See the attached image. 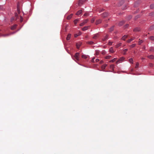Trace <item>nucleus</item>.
<instances>
[{
	"label": "nucleus",
	"instance_id": "39",
	"mask_svg": "<svg viewBox=\"0 0 154 154\" xmlns=\"http://www.w3.org/2000/svg\"><path fill=\"white\" fill-rule=\"evenodd\" d=\"M88 20L86 19V20H85L83 22H84V23L85 24V23H87L88 22Z\"/></svg>",
	"mask_w": 154,
	"mask_h": 154
},
{
	"label": "nucleus",
	"instance_id": "54",
	"mask_svg": "<svg viewBox=\"0 0 154 154\" xmlns=\"http://www.w3.org/2000/svg\"><path fill=\"white\" fill-rule=\"evenodd\" d=\"M94 59H95V58H93L92 59V62H94Z\"/></svg>",
	"mask_w": 154,
	"mask_h": 154
},
{
	"label": "nucleus",
	"instance_id": "3",
	"mask_svg": "<svg viewBox=\"0 0 154 154\" xmlns=\"http://www.w3.org/2000/svg\"><path fill=\"white\" fill-rule=\"evenodd\" d=\"M125 58L124 57H122L119 59V60L117 61L116 63H119L121 62H122L124 60Z\"/></svg>",
	"mask_w": 154,
	"mask_h": 154
},
{
	"label": "nucleus",
	"instance_id": "31",
	"mask_svg": "<svg viewBox=\"0 0 154 154\" xmlns=\"http://www.w3.org/2000/svg\"><path fill=\"white\" fill-rule=\"evenodd\" d=\"M95 52H96V55H98L99 54V52H100V51H99V50H96L95 51Z\"/></svg>",
	"mask_w": 154,
	"mask_h": 154
},
{
	"label": "nucleus",
	"instance_id": "14",
	"mask_svg": "<svg viewBox=\"0 0 154 154\" xmlns=\"http://www.w3.org/2000/svg\"><path fill=\"white\" fill-rule=\"evenodd\" d=\"M17 26V25H15L14 26H11V29L12 30L16 28Z\"/></svg>",
	"mask_w": 154,
	"mask_h": 154
},
{
	"label": "nucleus",
	"instance_id": "42",
	"mask_svg": "<svg viewBox=\"0 0 154 154\" xmlns=\"http://www.w3.org/2000/svg\"><path fill=\"white\" fill-rule=\"evenodd\" d=\"M111 57V56H107L106 57V59H109Z\"/></svg>",
	"mask_w": 154,
	"mask_h": 154
},
{
	"label": "nucleus",
	"instance_id": "57",
	"mask_svg": "<svg viewBox=\"0 0 154 154\" xmlns=\"http://www.w3.org/2000/svg\"><path fill=\"white\" fill-rule=\"evenodd\" d=\"M103 10V9H102L100 11V12L102 11Z\"/></svg>",
	"mask_w": 154,
	"mask_h": 154
},
{
	"label": "nucleus",
	"instance_id": "51",
	"mask_svg": "<svg viewBox=\"0 0 154 154\" xmlns=\"http://www.w3.org/2000/svg\"><path fill=\"white\" fill-rule=\"evenodd\" d=\"M132 18V16H129V17L128 19H130Z\"/></svg>",
	"mask_w": 154,
	"mask_h": 154
},
{
	"label": "nucleus",
	"instance_id": "55",
	"mask_svg": "<svg viewBox=\"0 0 154 154\" xmlns=\"http://www.w3.org/2000/svg\"><path fill=\"white\" fill-rule=\"evenodd\" d=\"M67 27V26H66V28H65V31H66V30H67L66 29V28Z\"/></svg>",
	"mask_w": 154,
	"mask_h": 154
},
{
	"label": "nucleus",
	"instance_id": "12",
	"mask_svg": "<svg viewBox=\"0 0 154 154\" xmlns=\"http://www.w3.org/2000/svg\"><path fill=\"white\" fill-rule=\"evenodd\" d=\"M71 36V35L70 34H69L67 35L66 37V39L67 40H69L70 39Z\"/></svg>",
	"mask_w": 154,
	"mask_h": 154
},
{
	"label": "nucleus",
	"instance_id": "18",
	"mask_svg": "<svg viewBox=\"0 0 154 154\" xmlns=\"http://www.w3.org/2000/svg\"><path fill=\"white\" fill-rule=\"evenodd\" d=\"M122 43H119L117 45H116V48H118L121 45Z\"/></svg>",
	"mask_w": 154,
	"mask_h": 154
},
{
	"label": "nucleus",
	"instance_id": "17",
	"mask_svg": "<svg viewBox=\"0 0 154 154\" xmlns=\"http://www.w3.org/2000/svg\"><path fill=\"white\" fill-rule=\"evenodd\" d=\"M72 14H70L67 17V19H68V20H69L72 17Z\"/></svg>",
	"mask_w": 154,
	"mask_h": 154
},
{
	"label": "nucleus",
	"instance_id": "1",
	"mask_svg": "<svg viewBox=\"0 0 154 154\" xmlns=\"http://www.w3.org/2000/svg\"><path fill=\"white\" fill-rule=\"evenodd\" d=\"M74 58L77 60H79V53H76L74 56Z\"/></svg>",
	"mask_w": 154,
	"mask_h": 154
},
{
	"label": "nucleus",
	"instance_id": "21",
	"mask_svg": "<svg viewBox=\"0 0 154 154\" xmlns=\"http://www.w3.org/2000/svg\"><path fill=\"white\" fill-rule=\"evenodd\" d=\"M140 30V29L138 28H135L134 30V32L139 31Z\"/></svg>",
	"mask_w": 154,
	"mask_h": 154
},
{
	"label": "nucleus",
	"instance_id": "37",
	"mask_svg": "<svg viewBox=\"0 0 154 154\" xmlns=\"http://www.w3.org/2000/svg\"><path fill=\"white\" fill-rule=\"evenodd\" d=\"M136 45V44H133L132 45H131L130 47L131 48H133Z\"/></svg>",
	"mask_w": 154,
	"mask_h": 154
},
{
	"label": "nucleus",
	"instance_id": "32",
	"mask_svg": "<svg viewBox=\"0 0 154 154\" xmlns=\"http://www.w3.org/2000/svg\"><path fill=\"white\" fill-rule=\"evenodd\" d=\"M80 46V44H78V43L76 44V47L78 49H79V48Z\"/></svg>",
	"mask_w": 154,
	"mask_h": 154
},
{
	"label": "nucleus",
	"instance_id": "50",
	"mask_svg": "<svg viewBox=\"0 0 154 154\" xmlns=\"http://www.w3.org/2000/svg\"><path fill=\"white\" fill-rule=\"evenodd\" d=\"M128 26V24H127L126 25H125V28L127 27Z\"/></svg>",
	"mask_w": 154,
	"mask_h": 154
},
{
	"label": "nucleus",
	"instance_id": "45",
	"mask_svg": "<svg viewBox=\"0 0 154 154\" xmlns=\"http://www.w3.org/2000/svg\"><path fill=\"white\" fill-rule=\"evenodd\" d=\"M3 9V7L2 6H0V10H2Z\"/></svg>",
	"mask_w": 154,
	"mask_h": 154
},
{
	"label": "nucleus",
	"instance_id": "6",
	"mask_svg": "<svg viewBox=\"0 0 154 154\" xmlns=\"http://www.w3.org/2000/svg\"><path fill=\"white\" fill-rule=\"evenodd\" d=\"M114 65L113 64H112L110 65V69H112V72H114Z\"/></svg>",
	"mask_w": 154,
	"mask_h": 154
},
{
	"label": "nucleus",
	"instance_id": "24",
	"mask_svg": "<svg viewBox=\"0 0 154 154\" xmlns=\"http://www.w3.org/2000/svg\"><path fill=\"white\" fill-rule=\"evenodd\" d=\"M79 19H76L74 20V23L75 25L77 24L78 21H79Z\"/></svg>",
	"mask_w": 154,
	"mask_h": 154
},
{
	"label": "nucleus",
	"instance_id": "4",
	"mask_svg": "<svg viewBox=\"0 0 154 154\" xmlns=\"http://www.w3.org/2000/svg\"><path fill=\"white\" fill-rule=\"evenodd\" d=\"M102 20L101 19H99L96 20L95 24L96 25H98L101 23Z\"/></svg>",
	"mask_w": 154,
	"mask_h": 154
},
{
	"label": "nucleus",
	"instance_id": "22",
	"mask_svg": "<svg viewBox=\"0 0 154 154\" xmlns=\"http://www.w3.org/2000/svg\"><path fill=\"white\" fill-rule=\"evenodd\" d=\"M116 60H117L116 58H114L113 59L110 60L109 62H115V61H116Z\"/></svg>",
	"mask_w": 154,
	"mask_h": 154
},
{
	"label": "nucleus",
	"instance_id": "38",
	"mask_svg": "<svg viewBox=\"0 0 154 154\" xmlns=\"http://www.w3.org/2000/svg\"><path fill=\"white\" fill-rule=\"evenodd\" d=\"M149 66L150 67H153V64L152 63H149Z\"/></svg>",
	"mask_w": 154,
	"mask_h": 154
},
{
	"label": "nucleus",
	"instance_id": "30",
	"mask_svg": "<svg viewBox=\"0 0 154 154\" xmlns=\"http://www.w3.org/2000/svg\"><path fill=\"white\" fill-rule=\"evenodd\" d=\"M149 16H154V12H152L149 14Z\"/></svg>",
	"mask_w": 154,
	"mask_h": 154
},
{
	"label": "nucleus",
	"instance_id": "35",
	"mask_svg": "<svg viewBox=\"0 0 154 154\" xmlns=\"http://www.w3.org/2000/svg\"><path fill=\"white\" fill-rule=\"evenodd\" d=\"M149 38L152 40H154V36H151Z\"/></svg>",
	"mask_w": 154,
	"mask_h": 154
},
{
	"label": "nucleus",
	"instance_id": "34",
	"mask_svg": "<svg viewBox=\"0 0 154 154\" xmlns=\"http://www.w3.org/2000/svg\"><path fill=\"white\" fill-rule=\"evenodd\" d=\"M150 8L151 9L154 8V4H152L150 5Z\"/></svg>",
	"mask_w": 154,
	"mask_h": 154
},
{
	"label": "nucleus",
	"instance_id": "16",
	"mask_svg": "<svg viewBox=\"0 0 154 154\" xmlns=\"http://www.w3.org/2000/svg\"><path fill=\"white\" fill-rule=\"evenodd\" d=\"M135 39V38L134 37H133L132 38H131V39L128 40L127 41V42H131V41H132V40H134V39Z\"/></svg>",
	"mask_w": 154,
	"mask_h": 154
},
{
	"label": "nucleus",
	"instance_id": "48",
	"mask_svg": "<svg viewBox=\"0 0 154 154\" xmlns=\"http://www.w3.org/2000/svg\"><path fill=\"white\" fill-rule=\"evenodd\" d=\"M99 59H96V60H95V61L96 62H97L98 61H99Z\"/></svg>",
	"mask_w": 154,
	"mask_h": 154
},
{
	"label": "nucleus",
	"instance_id": "5",
	"mask_svg": "<svg viewBox=\"0 0 154 154\" xmlns=\"http://www.w3.org/2000/svg\"><path fill=\"white\" fill-rule=\"evenodd\" d=\"M108 14L107 13L105 12V13H103L102 14V17L103 18H105V17H107L108 16Z\"/></svg>",
	"mask_w": 154,
	"mask_h": 154
},
{
	"label": "nucleus",
	"instance_id": "7",
	"mask_svg": "<svg viewBox=\"0 0 154 154\" xmlns=\"http://www.w3.org/2000/svg\"><path fill=\"white\" fill-rule=\"evenodd\" d=\"M82 10H80L79 11H78L76 13V14L77 15H79L81 14H82Z\"/></svg>",
	"mask_w": 154,
	"mask_h": 154
},
{
	"label": "nucleus",
	"instance_id": "44",
	"mask_svg": "<svg viewBox=\"0 0 154 154\" xmlns=\"http://www.w3.org/2000/svg\"><path fill=\"white\" fill-rule=\"evenodd\" d=\"M84 24H85V23H84V22H83V23H82L80 24V26H83Z\"/></svg>",
	"mask_w": 154,
	"mask_h": 154
},
{
	"label": "nucleus",
	"instance_id": "19",
	"mask_svg": "<svg viewBox=\"0 0 154 154\" xmlns=\"http://www.w3.org/2000/svg\"><path fill=\"white\" fill-rule=\"evenodd\" d=\"M128 37L127 35H125L123 37H122V39L123 40H125V39L126 38Z\"/></svg>",
	"mask_w": 154,
	"mask_h": 154
},
{
	"label": "nucleus",
	"instance_id": "40",
	"mask_svg": "<svg viewBox=\"0 0 154 154\" xmlns=\"http://www.w3.org/2000/svg\"><path fill=\"white\" fill-rule=\"evenodd\" d=\"M112 43H113V42H109L108 44L109 45H112Z\"/></svg>",
	"mask_w": 154,
	"mask_h": 154
},
{
	"label": "nucleus",
	"instance_id": "41",
	"mask_svg": "<svg viewBox=\"0 0 154 154\" xmlns=\"http://www.w3.org/2000/svg\"><path fill=\"white\" fill-rule=\"evenodd\" d=\"M143 41L142 40H140L139 42V45H140L142 42Z\"/></svg>",
	"mask_w": 154,
	"mask_h": 154
},
{
	"label": "nucleus",
	"instance_id": "29",
	"mask_svg": "<svg viewBox=\"0 0 154 154\" xmlns=\"http://www.w3.org/2000/svg\"><path fill=\"white\" fill-rule=\"evenodd\" d=\"M114 26H112L111 27V28L110 29V31L111 32L113 31L114 29Z\"/></svg>",
	"mask_w": 154,
	"mask_h": 154
},
{
	"label": "nucleus",
	"instance_id": "46",
	"mask_svg": "<svg viewBox=\"0 0 154 154\" xmlns=\"http://www.w3.org/2000/svg\"><path fill=\"white\" fill-rule=\"evenodd\" d=\"M102 53L103 54H105V52L104 51H103L102 52Z\"/></svg>",
	"mask_w": 154,
	"mask_h": 154
},
{
	"label": "nucleus",
	"instance_id": "25",
	"mask_svg": "<svg viewBox=\"0 0 154 154\" xmlns=\"http://www.w3.org/2000/svg\"><path fill=\"white\" fill-rule=\"evenodd\" d=\"M9 34H2V36L4 37H7L9 35Z\"/></svg>",
	"mask_w": 154,
	"mask_h": 154
},
{
	"label": "nucleus",
	"instance_id": "11",
	"mask_svg": "<svg viewBox=\"0 0 154 154\" xmlns=\"http://www.w3.org/2000/svg\"><path fill=\"white\" fill-rule=\"evenodd\" d=\"M147 57L150 59H153L154 57V56L152 55H148Z\"/></svg>",
	"mask_w": 154,
	"mask_h": 154
},
{
	"label": "nucleus",
	"instance_id": "53",
	"mask_svg": "<svg viewBox=\"0 0 154 154\" xmlns=\"http://www.w3.org/2000/svg\"><path fill=\"white\" fill-rule=\"evenodd\" d=\"M88 15V14L87 13H85V14H84V16H86Z\"/></svg>",
	"mask_w": 154,
	"mask_h": 154
},
{
	"label": "nucleus",
	"instance_id": "56",
	"mask_svg": "<svg viewBox=\"0 0 154 154\" xmlns=\"http://www.w3.org/2000/svg\"><path fill=\"white\" fill-rule=\"evenodd\" d=\"M144 59H144V58H143V57H142V58H141V59H142V60H144Z\"/></svg>",
	"mask_w": 154,
	"mask_h": 154
},
{
	"label": "nucleus",
	"instance_id": "2",
	"mask_svg": "<svg viewBox=\"0 0 154 154\" xmlns=\"http://www.w3.org/2000/svg\"><path fill=\"white\" fill-rule=\"evenodd\" d=\"M86 0H79L78 4V6H81Z\"/></svg>",
	"mask_w": 154,
	"mask_h": 154
},
{
	"label": "nucleus",
	"instance_id": "9",
	"mask_svg": "<svg viewBox=\"0 0 154 154\" xmlns=\"http://www.w3.org/2000/svg\"><path fill=\"white\" fill-rule=\"evenodd\" d=\"M108 35H106L102 38V40L103 41H105L106 40L108 39Z\"/></svg>",
	"mask_w": 154,
	"mask_h": 154
},
{
	"label": "nucleus",
	"instance_id": "23",
	"mask_svg": "<svg viewBox=\"0 0 154 154\" xmlns=\"http://www.w3.org/2000/svg\"><path fill=\"white\" fill-rule=\"evenodd\" d=\"M128 49H126L124 50L123 51V54H126V53H125L126 52V51H128Z\"/></svg>",
	"mask_w": 154,
	"mask_h": 154
},
{
	"label": "nucleus",
	"instance_id": "28",
	"mask_svg": "<svg viewBox=\"0 0 154 154\" xmlns=\"http://www.w3.org/2000/svg\"><path fill=\"white\" fill-rule=\"evenodd\" d=\"M149 29L150 30H153V29H154V25H152V26H151L150 28H149Z\"/></svg>",
	"mask_w": 154,
	"mask_h": 154
},
{
	"label": "nucleus",
	"instance_id": "47",
	"mask_svg": "<svg viewBox=\"0 0 154 154\" xmlns=\"http://www.w3.org/2000/svg\"><path fill=\"white\" fill-rule=\"evenodd\" d=\"M15 17H16V18H17V17H18V15L17 14H15ZM17 19H16V20Z\"/></svg>",
	"mask_w": 154,
	"mask_h": 154
},
{
	"label": "nucleus",
	"instance_id": "27",
	"mask_svg": "<svg viewBox=\"0 0 154 154\" xmlns=\"http://www.w3.org/2000/svg\"><path fill=\"white\" fill-rule=\"evenodd\" d=\"M129 61L130 63H133V59L132 58L130 59H129Z\"/></svg>",
	"mask_w": 154,
	"mask_h": 154
},
{
	"label": "nucleus",
	"instance_id": "33",
	"mask_svg": "<svg viewBox=\"0 0 154 154\" xmlns=\"http://www.w3.org/2000/svg\"><path fill=\"white\" fill-rule=\"evenodd\" d=\"M139 65V63H138L137 62L136 63V65L135 66V68H137L138 67Z\"/></svg>",
	"mask_w": 154,
	"mask_h": 154
},
{
	"label": "nucleus",
	"instance_id": "26",
	"mask_svg": "<svg viewBox=\"0 0 154 154\" xmlns=\"http://www.w3.org/2000/svg\"><path fill=\"white\" fill-rule=\"evenodd\" d=\"M82 57L83 58L86 59L87 57V56L85 55H83L82 56Z\"/></svg>",
	"mask_w": 154,
	"mask_h": 154
},
{
	"label": "nucleus",
	"instance_id": "52",
	"mask_svg": "<svg viewBox=\"0 0 154 154\" xmlns=\"http://www.w3.org/2000/svg\"><path fill=\"white\" fill-rule=\"evenodd\" d=\"M79 35H77V34H75V37H76L77 36H78Z\"/></svg>",
	"mask_w": 154,
	"mask_h": 154
},
{
	"label": "nucleus",
	"instance_id": "43",
	"mask_svg": "<svg viewBox=\"0 0 154 154\" xmlns=\"http://www.w3.org/2000/svg\"><path fill=\"white\" fill-rule=\"evenodd\" d=\"M95 20L94 18H92L91 21L92 23H93L94 21Z\"/></svg>",
	"mask_w": 154,
	"mask_h": 154
},
{
	"label": "nucleus",
	"instance_id": "20",
	"mask_svg": "<svg viewBox=\"0 0 154 154\" xmlns=\"http://www.w3.org/2000/svg\"><path fill=\"white\" fill-rule=\"evenodd\" d=\"M125 23L124 21H122L120 22L119 23V26H122Z\"/></svg>",
	"mask_w": 154,
	"mask_h": 154
},
{
	"label": "nucleus",
	"instance_id": "8",
	"mask_svg": "<svg viewBox=\"0 0 154 154\" xmlns=\"http://www.w3.org/2000/svg\"><path fill=\"white\" fill-rule=\"evenodd\" d=\"M107 64H104L101 66V68L103 71H104V70L105 69L106 66H107Z\"/></svg>",
	"mask_w": 154,
	"mask_h": 154
},
{
	"label": "nucleus",
	"instance_id": "49",
	"mask_svg": "<svg viewBox=\"0 0 154 154\" xmlns=\"http://www.w3.org/2000/svg\"><path fill=\"white\" fill-rule=\"evenodd\" d=\"M154 51V50L153 48H152L150 49V51Z\"/></svg>",
	"mask_w": 154,
	"mask_h": 154
},
{
	"label": "nucleus",
	"instance_id": "13",
	"mask_svg": "<svg viewBox=\"0 0 154 154\" xmlns=\"http://www.w3.org/2000/svg\"><path fill=\"white\" fill-rule=\"evenodd\" d=\"M109 51L110 52L113 53L114 52V51H113V47H111L109 49Z\"/></svg>",
	"mask_w": 154,
	"mask_h": 154
},
{
	"label": "nucleus",
	"instance_id": "36",
	"mask_svg": "<svg viewBox=\"0 0 154 154\" xmlns=\"http://www.w3.org/2000/svg\"><path fill=\"white\" fill-rule=\"evenodd\" d=\"M88 43L90 45H92L94 44V42L92 41L88 42Z\"/></svg>",
	"mask_w": 154,
	"mask_h": 154
},
{
	"label": "nucleus",
	"instance_id": "10",
	"mask_svg": "<svg viewBox=\"0 0 154 154\" xmlns=\"http://www.w3.org/2000/svg\"><path fill=\"white\" fill-rule=\"evenodd\" d=\"M98 35V33L94 35V36L93 37V38L94 39H96L97 38Z\"/></svg>",
	"mask_w": 154,
	"mask_h": 154
},
{
	"label": "nucleus",
	"instance_id": "15",
	"mask_svg": "<svg viewBox=\"0 0 154 154\" xmlns=\"http://www.w3.org/2000/svg\"><path fill=\"white\" fill-rule=\"evenodd\" d=\"M89 27V26H85L84 27H83L82 29L83 30V31H85V30H86L87 29H88V28Z\"/></svg>",
	"mask_w": 154,
	"mask_h": 154
},
{
	"label": "nucleus",
	"instance_id": "58",
	"mask_svg": "<svg viewBox=\"0 0 154 154\" xmlns=\"http://www.w3.org/2000/svg\"><path fill=\"white\" fill-rule=\"evenodd\" d=\"M23 20V18H21V19L20 20L21 21H22Z\"/></svg>",
	"mask_w": 154,
	"mask_h": 154
}]
</instances>
